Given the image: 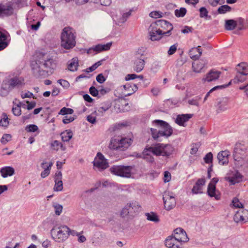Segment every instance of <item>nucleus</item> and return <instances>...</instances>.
<instances>
[{
	"instance_id": "nucleus-1",
	"label": "nucleus",
	"mask_w": 248,
	"mask_h": 248,
	"mask_svg": "<svg viewBox=\"0 0 248 248\" xmlns=\"http://www.w3.org/2000/svg\"><path fill=\"white\" fill-rule=\"evenodd\" d=\"M55 61L51 58L42 55L39 59L32 61L31 64L32 71L36 77L46 76L48 72H51L56 67Z\"/></svg>"
},
{
	"instance_id": "nucleus-2",
	"label": "nucleus",
	"mask_w": 248,
	"mask_h": 248,
	"mask_svg": "<svg viewBox=\"0 0 248 248\" xmlns=\"http://www.w3.org/2000/svg\"><path fill=\"white\" fill-rule=\"evenodd\" d=\"M152 124L158 128H150L151 134L154 140H159V138L162 137L167 138L172 135V128L167 122L162 120H155L152 122Z\"/></svg>"
},
{
	"instance_id": "nucleus-3",
	"label": "nucleus",
	"mask_w": 248,
	"mask_h": 248,
	"mask_svg": "<svg viewBox=\"0 0 248 248\" xmlns=\"http://www.w3.org/2000/svg\"><path fill=\"white\" fill-rule=\"evenodd\" d=\"M186 232L182 228L176 229L173 236H169L165 240V245L169 248H181L182 242L188 241Z\"/></svg>"
},
{
	"instance_id": "nucleus-4",
	"label": "nucleus",
	"mask_w": 248,
	"mask_h": 248,
	"mask_svg": "<svg viewBox=\"0 0 248 248\" xmlns=\"http://www.w3.org/2000/svg\"><path fill=\"white\" fill-rule=\"evenodd\" d=\"M76 33L74 30L70 27L63 28L61 35V46L65 49L73 48L76 44Z\"/></svg>"
},
{
	"instance_id": "nucleus-5",
	"label": "nucleus",
	"mask_w": 248,
	"mask_h": 248,
	"mask_svg": "<svg viewBox=\"0 0 248 248\" xmlns=\"http://www.w3.org/2000/svg\"><path fill=\"white\" fill-rule=\"evenodd\" d=\"M68 227L65 225H56L50 230L52 239L57 243H63L68 239Z\"/></svg>"
},
{
	"instance_id": "nucleus-6",
	"label": "nucleus",
	"mask_w": 248,
	"mask_h": 248,
	"mask_svg": "<svg viewBox=\"0 0 248 248\" xmlns=\"http://www.w3.org/2000/svg\"><path fill=\"white\" fill-rule=\"evenodd\" d=\"M133 140L130 137H121L112 139L109 147L110 148L125 151L132 144Z\"/></svg>"
},
{
	"instance_id": "nucleus-7",
	"label": "nucleus",
	"mask_w": 248,
	"mask_h": 248,
	"mask_svg": "<svg viewBox=\"0 0 248 248\" xmlns=\"http://www.w3.org/2000/svg\"><path fill=\"white\" fill-rule=\"evenodd\" d=\"M151 149L153 154L156 156H169L174 151V148L171 145L162 143L156 144Z\"/></svg>"
},
{
	"instance_id": "nucleus-8",
	"label": "nucleus",
	"mask_w": 248,
	"mask_h": 248,
	"mask_svg": "<svg viewBox=\"0 0 248 248\" xmlns=\"http://www.w3.org/2000/svg\"><path fill=\"white\" fill-rule=\"evenodd\" d=\"M133 167L131 166H114L110 168V172L116 175L129 178Z\"/></svg>"
},
{
	"instance_id": "nucleus-9",
	"label": "nucleus",
	"mask_w": 248,
	"mask_h": 248,
	"mask_svg": "<svg viewBox=\"0 0 248 248\" xmlns=\"http://www.w3.org/2000/svg\"><path fill=\"white\" fill-rule=\"evenodd\" d=\"M237 74L233 79V82H242L245 80L244 76L248 75V64L246 62H241L237 65L236 68Z\"/></svg>"
},
{
	"instance_id": "nucleus-10",
	"label": "nucleus",
	"mask_w": 248,
	"mask_h": 248,
	"mask_svg": "<svg viewBox=\"0 0 248 248\" xmlns=\"http://www.w3.org/2000/svg\"><path fill=\"white\" fill-rule=\"evenodd\" d=\"M158 27L160 28V33L162 35L167 36L170 35L171 31L173 30L172 25L167 21L164 20H158Z\"/></svg>"
},
{
	"instance_id": "nucleus-11",
	"label": "nucleus",
	"mask_w": 248,
	"mask_h": 248,
	"mask_svg": "<svg viewBox=\"0 0 248 248\" xmlns=\"http://www.w3.org/2000/svg\"><path fill=\"white\" fill-rule=\"evenodd\" d=\"M143 54H140L139 51L135 54V60L133 63V69L137 73L141 72L144 68L145 65V61L143 58H142Z\"/></svg>"
},
{
	"instance_id": "nucleus-12",
	"label": "nucleus",
	"mask_w": 248,
	"mask_h": 248,
	"mask_svg": "<svg viewBox=\"0 0 248 248\" xmlns=\"http://www.w3.org/2000/svg\"><path fill=\"white\" fill-rule=\"evenodd\" d=\"M93 165L99 170H103L108 167V163L104 156L100 153H98L93 161Z\"/></svg>"
},
{
	"instance_id": "nucleus-13",
	"label": "nucleus",
	"mask_w": 248,
	"mask_h": 248,
	"mask_svg": "<svg viewBox=\"0 0 248 248\" xmlns=\"http://www.w3.org/2000/svg\"><path fill=\"white\" fill-rule=\"evenodd\" d=\"M233 219L237 223L248 221V210L244 209H240L234 215Z\"/></svg>"
},
{
	"instance_id": "nucleus-14",
	"label": "nucleus",
	"mask_w": 248,
	"mask_h": 248,
	"mask_svg": "<svg viewBox=\"0 0 248 248\" xmlns=\"http://www.w3.org/2000/svg\"><path fill=\"white\" fill-rule=\"evenodd\" d=\"M129 104L124 99H118L115 101L114 108L117 112L128 111Z\"/></svg>"
},
{
	"instance_id": "nucleus-15",
	"label": "nucleus",
	"mask_w": 248,
	"mask_h": 248,
	"mask_svg": "<svg viewBox=\"0 0 248 248\" xmlns=\"http://www.w3.org/2000/svg\"><path fill=\"white\" fill-rule=\"evenodd\" d=\"M163 199L164 207L167 210H170L175 207L176 200L174 197L165 194Z\"/></svg>"
},
{
	"instance_id": "nucleus-16",
	"label": "nucleus",
	"mask_w": 248,
	"mask_h": 248,
	"mask_svg": "<svg viewBox=\"0 0 248 248\" xmlns=\"http://www.w3.org/2000/svg\"><path fill=\"white\" fill-rule=\"evenodd\" d=\"M14 8L10 4H0V16H10L13 14Z\"/></svg>"
},
{
	"instance_id": "nucleus-17",
	"label": "nucleus",
	"mask_w": 248,
	"mask_h": 248,
	"mask_svg": "<svg viewBox=\"0 0 248 248\" xmlns=\"http://www.w3.org/2000/svg\"><path fill=\"white\" fill-rule=\"evenodd\" d=\"M62 173L61 171H57L55 175V186L54 189L55 191H60L63 189V184L62 182Z\"/></svg>"
},
{
	"instance_id": "nucleus-18",
	"label": "nucleus",
	"mask_w": 248,
	"mask_h": 248,
	"mask_svg": "<svg viewBox=\"0 0 248 248\" xmlns=\"http://www.w3.org/2000/svg\"><path fill=\"white\" fill-rule=\"evenodd\" d=\"M193 116L192 114H184L177 115L175 123L179 126H186L185 123L189 121Z\"/></svg>"
},
{
	"instance_id": "nucleus-19",
	"label": "nucleus",
	"mask_w": 248,
	"mask_h": 248,
	"mask_svg": "<svg viewBox=\"0 0 248 248\" xmlns=\"http://www.w3.org/2000/svg\"><path fill=\"white\" fill-rule=\"evenodd\" d=\"M221 72L215 70H210L206 75V77L203 78L202 80L204 82H211L216 80L218 78Z\"/></svg>"
},
{
	"instance_id": "nucleus-20",
	"label": "nucleus",
	"mask_w": 248,
	"mask_h": 248,
	"mask_svg": "<svg viewBox=\"0 0 248 248\" xmlns=\"http://www.w3.org/2000/svg\"><path fill=\"white\" fill-rule=\"evenodd\" d=\"M229 155L230 152L228 150L220 152L217 156L219 164L221 165H227L229 162Z\"/></svg>"
},
{
	"instance_id": "nucleus-21",
	"label": "nucleus",
	"mask_w": 248,
	"mask_h": 248,
	"mask_svg": "<svg viewBox=\"0 0 248 248\" xmlns=\"http://www.w3.org/2000/svg\"><path fill=\"white\" fill-rule=\"evenodd\" d=\"M244 176L240 172L238 171H235L231 176L228 178V180L232 185H235L241 182Z\"/></svg>"
},
{
	"instance_id": "nucleus-22",
	"label": "nucleus",
	"mask_w": 248,
	"mask_h": 248,
	"mask_svg": "<svg viewBox=\"0 0 248 248\" xmlns=\"http://www.w3.org/2000/svg\"><path fill=\"white\" fill-rule=\"evenodd\" d=\"M202 50L201 46L193 47L189 51L188 54L191 59L197 60L199 59L202 54Z\"/></svg>"
},
{
	"instance_id": "nucleus-23",
	"label": "nucleus",
	"mask_w": 248,
	"mask_h": 248,
	"mask_svg": "<svg viewBox=\"0 0 248 248\" xmlns=\"http://www.w3.org/2000/svg\"><path fill=\"white\" fill-rule=\"evenodd\" d=\"M208 195L211 197H214L216 200H218L220 199V194L219 192L216 190L215 186L209 184L207 188Z\"/></svg>"
},
{
	"instance_id": "nucleus-24",
	"label": "nucleus",
	"mask_w": 248,
	"mask_h": 248,
	"mask_svg": "<svg viewBox=\"0 0 248 248\" xmlns=\"http://www.w3.org/2000/svg\"><path fill=\"white\" fill-rule=\"evenodd\" d=\"M111 45V43H108L104 45L98 44L90 48L88 51V53H89V51L91 50H93L96 52H100L102 51H107L110 49Z\"/></svg>"
},
{
	"instance_id": "nucleus-25",
	"label": "nucleus",
	"mask_w": 248,
	"mask_h": 248,
	"mask_svg": "<svg viewBox=\"0 0 248 248\" xmlns=\"http://www.w3.org/2000/svg\"><path fill=\"white\" fill-rule=\"evenodd\" d=\"M151 148H153V146L146 147L142 153L143 158L150 163H152L154 161V158L151 155V154H153V152L151 149Z\"/></svg>"
},
{
	"instance_id": "nucleus-26",
	"label": "nucleus",
	"mask_w": 248,
	"mask_h": 248,
	"mask_svg": "<svg viewBox=\"0 0 248 248\" xmlns=\"http://www.w3.org/2000/svg\"><path fill=\"white\" fill-rule=\"evenodd\" d=\"M123 87L124 89V93L125 96H129L132 94L138 89V87L136 84H126L124 85Z\"/></svg>"
},
{
	"instance_id": "nucleus-27",
	"label": "nucleus",
	"mask_w": 248,
	"mask_h": 248,
	"mask_svg": "<svg viewBox=\"0 0 248 248\" xmlns=\"http://www.w3.org/2000/svg\"><path fill=\"white\" fill-rule=\"evenodd\" d=\"M0 172L2 177L6 178L8 176H12L15 173V170L12 167L7 166L2 168L0 169Z\"/></svg>"
},
{
	"instance_id": "nucleus-28",
	"label": "nucleus",
	"mask_w": 248,
	"mask_h": 248,
	"mask_svg": "<svg viewBox=\"0 0 248 248\" xmlns=\"http://www.w3.org/2000/svg\"><path fill=\"white\" fill-rule=\"evenodd\" d=\"M130 214L139 212L141 208L139 203L136 201H132L127 204Z\"/></svg>"
},
{
	"instance_id": "nucleus-29",
	"label": "nucleus",
	"mask_w": 248,
	"mask_h": 248,
	"mask_svg": "<svg viewBox=\"0 0 248 248\" xmlns=\"http://www.w3.org/2000/svg\"><path fill=\"white\" fill-rule=\"evenodd\" d=\"M8 44L7 35L0 31V51L5 49L8 46Z\"/></svg>"
},
{
	"instance_id": "nucleus-30",
	"label": "nucleus",
	"mask_w": 248,
	"mask_h": 248,
	"mask_svg": "<svg viewBox=\"0 0 248 248\" xmlns=\"http://www.w3.org/2000/svg\"><path fill=\"white\" fill-rule=\"evenodd\" d=\"M78 58H74L69 62L68 69L72 72H75L78 70Z\"/></svg>"
},
{
	"instance_id": "nucleus-31",
	"label": "nucleus",
	"mask_w": 248,
	"mask_h": 248,
	"mask_svg": "<svg viewBox=\"0 0 248 248\" xmlns=\"http://www.w3.org/2000/svg\"><path fill=\"white\" fill-rule=\"evenodd\" d=\"M111 106V103L109 101H106L102 103L100 106L98 108L97 111L98 112L103 114L108 110Z\"/></svg>"
},
{
	"instance_id": "nucleus-32",
	"label": "nucleus",
	"mask_w": 248,
	"mask_h": 248,
	"mask_svg": "<svg viewBox=\"0 0 248 248\" xmlns=\"http://www.w3.org/2000/svg\"><path fill=\"white\" fill-rule=\"evenodd\" d=\"M89 0H76L78 4L81 5L87 2ZM97 3L102 5L107 6H109L111 3V0H96Z\"/></svg>"
},
{
	"instance_id": "nucleus-33",
	"label": "nucleus",
	"mask_w": 248,
	"mask_h": 248,
	"mask_svg": "<svg viewBox=\"0 0 248 248\" xmlns=\"http://www.w3.org/2000/svg\"><path fill=\"white\" fill-rule=\"evenodd\" d=\"M62 140L64 142L69 141L73 137V133L71 130H66L61 134Z\"/></svg>"
},
{
	"instance_id": "nucleus-34",
	"label": "nucleus",
	"mask_w": 248,
	"mask_h": 248,
	"mask_svg": "<svg viewBox=\"0 0 248 248\" xmlns=\"http://www.w3.org/2000/svg\"><path fill=\"white\" fill-rule=\"evenodd\" d=\"M51 147L52 149L58 151L59 149H61L62 151H65L66 150L65 146H63V145L59 141L55 140L53 141L51 143Z\"/></svg>"
},
{
	"instance_id": "nucleus-35",
	"label": "nucleus",
	"mask_w": 248,
	"mask_h": 248,
	"mask_svg": "<svg viewBox=\"0 0 248 248\" xmlns=\"http://www.w3.org/2000/svg\"><path fill=\"white\" fill-rule=\"evenodd\" d=\"M237 26V22L233 19H229L225 21V28L228 31H231L235 29Z\"/></svg>"
},
{
	"instance_id": "nucleus-36",
	"label": "nucleus",
	"mask_w": 248,
	"mask_h": 248,
	"mask_svg": "<svg viewBox=\"0 0 248 248\" xmlns=\"http://www.w3.org/2000/svg\"><path fill=\"white\" fill-rule=\"evenodd\" d=\"M205 63L202 61H199L192 63V69L194 72L196 73H200L203 69Z\"/></svg>"
},
{
	"instance_id": "nucleus-37",
	"label": "nucleus",
	"mask_w": 248,
	"mask_h": 248,
	"mask_svg": "<svg viewBox=\"0 0 248 248\" xmlns=\"http://www.w3.org/2000/svg\"><path fill=\"white\" fill-rule=\"evenodd\" d=\"M147 219L148 220L157 223L159 221V218L157 214L154 212H151L150 213H147L145 214Z\"/></svg>"
},
{
	"instance_id": "nucleus-38",
	"label": "nucleus",
	"mask_w": 248,
	"mask_h": 248,
	"mask_svg": "<svg viewBox=\"0 0 248 248\" xmlns=\"http://www.w3.org/2000/svg\"><path fill=\"white\" fill-rule=\"evenodd\" d=\"M21 102H19L18 104H14L12 108V112L14 115L19 116L21 114Z\"/></svg>"
},
{
	"instance_id": "nucleus-39",
	"label": "nucleus",
	"mask_w": 248,
	"mask_h": 248,
	"mask_svg": "<svg viewBox=\"0 0 248 248\" xmlns=\"http://www.w3.org/2000/svg\"><path fill=\"white\" fill-rule=\"evenodd\" d=\"M53 165V162L50 161L49 162L48 165L46 166V168L41 173V177L42 178H45L47 177L50 172V170L52 166Z\"/></svg>"
},
{
	"instance_id": "nucleus-40",
	"label": "nucleus",
	"mask_w": 248,
	"mask_h": 248,
	"mask_svg": "<svg viewBox=\"0 0 248 248\" xmlns=\"http://www.w3.org/2000/svg\"><path fill=\"white\" fill-rule=\"evenodd\" d=\"M232 8L228 5H223L220 6L217 9V12L219 14H224L231 11Z\"/></svg>"
},
{
	"instance_id": "nucleus-41",
	"label": "nucleus",
	"mask_w": 248,
	"mask_h": 248,
	"mask_svg": "<svg viewBox=\"0 0 248 248\" xmlns=\"http://www.w3.org/2000/svg\"><path fill=\"white\" fill-rule=\"evenodd\" d=\"M8 83H9L8 90H11L12 88H14L16 86H17L18 84H20L21 83L20 81L16 78H15L11 79L8 81Z\"/></svg>"
},
{
	"instance_id": "nucleus-42",
	"label": "nucleus",
	"mask_w": 248,
	"mask_h": 248,
	"mask_svg": "<svg viewBox=\"0 0 248 248\" xmlns=\"http://www.w3.org/2000/svg\"><path fill=\"white\" fill-rule=\"evenodd\" d=\"M160 28L158 27V21L152 23L149 28V32H155L160 33Z\"/></svg>"
},
{
	"instance_id": "nucleus-43",
	"label": "nucleus",
	"mask_w": 248,
	"mask_h": 248,
	"mask_svg": "<svg viewBox=\"0 0 248 248\" xmlns=\"http://www.w3.org/2000/svg\"><path fill=\"white\" fill-rule=\"evenodd\" d=\"M202 97L200 96H196L194 98L188 100V103L190 105L199 106V102L201 101Z\"/></svg>"
},
{
	"instance_id": "nucleus-44",
	"label": "nucleus",
	"mask_w": 248,
	"mask_h": 248,
	"mask_svg": "<svg viewBox=\"0 0 248 248\" xmlns=\"http://www.w3.org/2000/svg\"><path fill=\"white\" fill-rule=\"evenodd\" d=\"M174 13L177 17H184L186 13V10L185 8L182 7L180 9L175 10Z\"/></svg>"
},
{
	"instance_id": "nucleus-45",
	"label": "nucleus",
	"mask_w": 248,
	"mask_h": 248,
	"mask_svg": "<svg viewBox=\"0 0 248 248\" xmlns=\"http://www.w3.org/2000/svg\"><path fill=\"white\" fill-rule=\"evenodd\" d=\"M150 39L152 41H156L159 40L161 38V33L159 32H149Z\"/></svg>"
},
{
	"instance_id": "nucleus-46",
	"label": "nucleus",
	"mask_w": 248,
	"mask_h": 248,
	"mask_svg": "<svg viewBox=\"0 0 248 248\" xmlns=\"http://www.w3.org/2000/svg\"><path fill=\"white\" fill-rule=\"evenodd\" d=\"M218 107L217 109V112H221L227 109V102L226 101H222L218 105Z\"/></svg>"
},
{
	"instance_id": "nucleus-47",
	"label": "nucleus",
	"mask_w": 248,
	"mask_h": 248,
	"mask_svg": "<svg viewBox=\"0 0 248 248\" xmlns=\"http://www.w3.org/2000/svg\"><path fill=\"white\" fill-rule=\"evenodd\" d=\"M53 207L54 208L55 214L57 216H60L61 214L63 209L62 206L58 203H54L53 205Z\"/></svg>"
},
{
	"instance_id": "nucleus-48",
	"label": "nucleus",
	"mask_w": 248,
	"mask_h": 248,
	"mask_svg": "<svg viewBox=\"0 0 248 248\" xmlns=\"http://www.w3.org/2000/svg\"><path fill=\"white\" fill-rule=\"evenodd\" d=\"M26 130L28 132H34L38 131V133H39L38 131V127L35 124H29L25 128Z\"/></svg>"
},
{
	"instance_id": "nucleus-49",
	"label": "nucleus",
	"mask_w": 248,
	"mask_h": 248,
	"mask_svg": "<svg viewBox=\"0 0 248 248\" xmlns=\"http://www.w3.org/2000/svg\"><path fill=\"white\" fill-rule=\"evenodd\" d=\"M74 110L72 108L63 107L60 110L59 114L64 115L66 114H72Z\"/></svg>"
},
{
	"instance_id": "nucleus-50",
	"label": "nucleus",
	"mask_w": 248,
	"mask_h": 248,
	"mask_svg": "<svg viewBox=\"0 0 248 248\" xmlns=\"http://www.w3.org/2000/svg\"><path fill=\"white\" fill-rule=\"evenodd\" d=\"M2 118L0 121V125L6 127L9 124L8 117L5 113L2 114Z\"/></svg>"
},
{
	"instance_id": "nucleus-51",
	"label": "nucleus",
	"mask_w": 248,
	"mask_h": 248,
	"mask_svg": "<svg viewBox=\"0 0 248 248\" xmlns=\"http://www.w3.org/2000/svg\"><path fill=\"white\" fill-rule=\"evenodd\" d=\"M137 78H140V79H142L143 78V76L142 75H137L135 74H128L125 77V79L126 81L134 79Z\"/></svg>"
},
{
	"instance_id": "nucleus-52",
	"label": "nucleus",
	"mask_w": 248,
	"mask_h": 248,
	"mask_svg": "<svg viewBox=\"0 0 248 248\" xmlns=\"http://www.w3.org/2000/svg\"><path fill=\"white\" fill-rule=\"evenodd\" d=\"M200 16L202 18H207L208 16V11L204 7H202L200 9Z\"/></svg>"
},
{
	"instance_id": "nucleus-53",
	"label": "nucleus",
	"mask_w": 248,
	"mask_h": 248,
	"mask_svg": "<svg viewBox=\"0 0 248 248\" xmlns=\"http://www.w3.org/2000/svg\"><path fill=\"white\" fill-rule=\"evenodd\" d=\"M178 46V45L177 43L171 46L168 51V54L169 55H172L174 54L177 50Z\"/></svg>"
},
{
	"instance_id": "nucleus-54",
	"label": "nucleus",
	"mask_w": 248,
	"mask_h": 248,
	"mask_svg": "<svg viewBox=\"0 0 248 248\" xmlns=\"http://www.w3.org/2000/svg\"><path fill=\"white\" fill-rule=\"evenodd\" d=\"M204 162L207 164L212 163L213 162V154L211 152L207 153L204 158Z\"/></svg>"
},
{
	"instance_id": "nucleus-55",
	"label": "nucleus",
	"mask_w": 248,
	"mask_h": 248,
	"mask_svg": "<svg viewBox=\"0 0 248 248\" xmlns=\"http://www.w3.org/2000/svg\"><path fill=\"white\" fill-rule=\"evenodd\" d=\"M11 135L5 134L2 137L0 141L2 144H5L11 140Z\"/></svg>"
},
{
	"instance_id": "nucleus-56",
	"label": "nucleus",
	"mask_w": 248,
	"mask_h": 248,
	"mask_svg": "<svg viewBox=\"0 0 248 248\" xmlns=\"http://www.w3.org/2000/svg\"><path fill=\"white\" fill-rule=\"evenodd\" d=\"M199 147V145L198 144L195 143L191 145L190 151V154L192 155H196L198 151Z\"/></svg>"
},
{
	"instance_id": "nucleus-57",
	"label": "nucleus",
	"mask_w": 248,
	"mask_h": 248,
	"mask_svg": "<svg viewBox=\"0 0 248 248\" xmlns=\"http://www.w3.org/2000/svg\"><path fill=\"white\" fill-rule=\"evenodd\" d=\"M233 206L235 208H242L243 207V204L241 203L238 199L235 198L232 201Z\"/></svg>"
},
{
	"instance_id": "nucleus-58",
	"label": "nucleus",
	"mask_w": 248,
	"mask_h": 248,
	"mask_svg": "<svg viewBox=\"0 0 248 248\" xmlns=\"http://www.w3.org/2000/svg\"><path fill=\"white\" fill-rule=\"evenodd\" d=\"M58 83H59L63 88H68L70 87V83L69 82L65 79H59L57 81Z\"/></svg>"
},
{
	"instance_id": "nucleus-59",
	"label": "nucleus",
	"mask_w": 248,
	"mask_h": 248,
	"mask_svg": "<svg viewBox=\"0 0 248 248\" xmlns=\"http://www.w3.org/2000/svg\"><path fill=\"white\" fill-rule=\"evenodd\" d=\"M162 13L158 11H153L151 12L149 16L151 17L154 18H157L162 17Z\"/></svg>"
},
{
	"instance_id": "nucleus-60",
	"label": "nucleus",
	"mask_w": 248,
	"mask_h": 248,
	"mask_svg": "<svg viewBox=\"0 0 248 248\" xmlns=\"http://www.w3.org/2000/svg\"><path fill=\"white\" fill-rule=\"evenodd\" d=\"M202 187L196 184H195V186H194L193 188L192 189V191L194 194L202 193Z\"/></svg>"
},
{
	"instance_id": "nucleus-61",
	"label": "nucleus",
	"mask_w": 248,
	"mask_h": 248,
	"mask_svg": "<svg viewBox=\"0 0 248 248\" xmlns=\"http://www.w3.org/2000/svg\"><path fill=\"white\" fill-rule=\"evenodd\" d=\"M74 120V117L71 116H65L62 120V122L65 124H69Z\"/></svg>"
},
{
	"instance_id": "nucleus-62",
	"label": "nucleus",
	"mask_w": 248,
	"mask_h": 248,
	"mask_svg": "<svg viewBox=\"0 0 248 248\" xmlns=\"http://www.w3.org/2000/svg\"><path fill=\"white\" fill-rule=\"evenodd\" d=\"M130 214L128 206H127V204H126L125 207L122 209L121 212V216L122 217H124L127 216L128 214Z\"/></svg>"
},
{
	"instance_id": "nucleus-63",
	"label": "nucleus",
	"mask_w": 248,
	"mask_h": 248,
	"mask_svg": "<svg viewBox=\"0 0 248 248\" xmlns=\"http://www.w3.org/2000/svg\"><path fill=\"white\" fill-rule=\"evenodd\" d=\"M90 93L93 96L96 97L98 95L99 91L94 86H92L89 89Z\"/></svg>"
},
{
	"instance_id": "nucleus-64",
	"label": "nucleus",
	"mask_w": 248,
	"mask_h": 248,
	"mask_svg": "<svg viewBox=\"0 0 248 248\" xmlns=\"http://www.w3.org/2000/svg\"><path fill=\"white\" fill-rule=\"evenodd\" d=\"M87 120L91 124H94L96 122V117L93 114H92L87 117Z\"/></svg>"
}]
</instances>
